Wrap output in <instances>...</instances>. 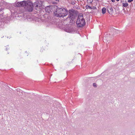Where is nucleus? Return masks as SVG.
Segmentation results:
<instances>
[{"label":"nucleus","mask_w":135,"mask_h":135,"mask_svg":"<svg viewBox=\"0 0 135 135\" xmlns=\"http://www.w3.org/2000/svg\"><path fill=\"white\" fill-rule=\"evenodd\" d=\"M68 14V10L64 8H57L55 12V16L57 17H63L67 16Z\"/></svg>","instance_id":"obj_1"},{"label":"nucleus","mask_w":135,"mask_h":135,"mask_svg":"<svg viewBox=\"0 0 135 135\" xmlns=\"http://www.w3.org/2000/svg\"><path fill=\"white\" fill-rule=\"evenodd\" d=\"M76 23L78 27H81L85 25V20L82 14H80L79 15Z\"/></svg>","instance_id":"obj_2"},{"label":"nucleus","mask_w":135,"mask_h":135,"mask_svg":"<svg viewBox=\"0 0 135 135\" xmlns=\"http://www.w3.org/2000/svg\"><path fill=\"white\" fill-rule=\"evenodd\" d=\"M28 4V1H24L21 2L16 1L15 3V6L16 7H23Z\"/></svg>","instance_id":"obj_3"},{"label":"nucleus","mask_w":135,"mask_h":135,"mask_svg":"<svg viewBox=\"0 0 135 135\" xmlns=\"http://www.w3.org/2000/svg\"><path fill=\"white\" fill-rule=\"evenodd\" d=\"M68 12H69V15L68 17L71 20H73L75 18V15L76 13L75 11L73 9L69 10Z\"/></svg>","instance_id":"obj_4"},{"label":"nucleus","mask_w":135,"mask_h":135,"mask_svg":"<svg viewBox=\"0 0 135 135\" xmlns=\"http://www.w3.org/2000/svg\"><path fill=\"white\" fill-rule=\"evenodd\" d=\"M30 2L28 1V4L25 6H27V8H26V10L29 12H31L33 10V8L31 5H30Z\"/></svg>","instance_id":"obj_5"},{"label":"nucleus","mask_w":135,"mask_h":135,"mask_svg":"<svg viewBox=\"0 0 135 135\" xmlns=\"http://www.w3.org/2000/svg\"><path fill=\"white\" fill-rule=\"evenodd\" d=\"M42 5V3H40L39 2H37L35 3L34 4V5L35 6V9L36 10L38 9V8H39Z\"/></svg>","instance_id":"obj_6"},{"label":"nucleus","mask_w":135,"mask_h":135,"mask_svg":"<svg viewBox=\"0 0 135 135\" xmlns=\"http://www.w3.org/2000/svg\"><path fill=\"white\" fill-rule=\"evenodd\" d=\"M65 31L69 33H71L72 32V31L71 29H70V28L69 29L68 28H66L65 29Z\"/></svg>","instance_id":"obj_7"},{"label":"nucleus","mask_w":135,"mask_h":135,"mask_svg":"<svg viewBox=\"0 0 135 135\" xmlns=\"http://www.w3.org/2000/svg\"><path fill=\"white\" fill-rule=\"evenodd\" d=\"M106 8L105 7L103 8L102 10V12L103 14H104L106 12Z\"/></svg>","instance_id":"obj_8"},{"label":"nucleus","mask_w":135,"mask_h":135,"mask_svg":"<svg viewBox=\"0 0 135 135\" xmlns=\"http://www.w3.org/2000/svg\"><path fill=\"white\" fill-rule=\"evenodd\" d=\"M122 5L124 7H127L128 5L127 3H124L122 2Z\"/></svg>","instance_id":"obj_9"},{"label":"nucleus","mask_w":135,"mask_h":135,"mask_svg":"<svg viewBox=\"0 0 135 135\" xmlns=\"http://www.w3.org/2000/svg\"><path fill=\"white\" fill-rule=\"evenodd\" d=\"M85 7L86 9H92V8L91 7L87 5Z\"/></svg>","instance_id":"obj_10"},{"label":"nucleus","mask_w":135,"mask_h":135,"mask_svg":"<svg viewBox=\"0 0 135 135\" xmlns=\"http://www.w3.org/2000/svg\"><path fill=\"white\" fill-rule=\"evenodd\" d=\"M108 9H109L110 12L112 11L113 10V9L112 8H109ZM107 11H108V12L109 11V9H107Z\"/></svg>","instance_id":"obj_11"},{"label":"nucleus","mask_w":135,"mask_h":135,"mask_svg":"<svg viewBox=\"0 0 135 135\" xmlns=\"http://www.w3.org/2000/svg\"><path fill=\"white\" fill-rule=\"evenodd\" d=\"M93 86L96 88V87H97V84L96 83H93Z\"/></svg>","instance_id":"obj_12"},{"label":"nucleus","mask_w":135,"mask_h":135,"mask_svg":"<svg viewBox=\"0 0 135 135\" xmlns=\"http://www.w3.org/2000/svg\"><path fill=\"white\" fill-rule=\"evenodd\" d=\"M106 40V39L105 38H104L103 39L104 42H106L107 43Z\"/></svg>","instance_id":"obj_13"},{"label":"nucleus","mask_w":135,"mask_h":135,"mask_svg":"<svg viewBox=\"0 0 135 135\" xmlns=\"http://www.w3.org/2000/svg\"><path fill=\"white\" fill-rule=\"evenodd\" d=\"M133 0H128V2H131L132 1H133Z\"/></svg>","instance_id":"obj_14"},{"label":"nucleus","mask_w":135,"mask_h":135,"mask_svg":"<svg viewBox=\"0 0 135 135\" xmlns=\"http://www.w3.org/2000/svg\"><path fill=\"white\" fill-rule=\"evenodd\" d=\"M96 7H93V8H92V9H96Z\"/></svg>","instance_id":"obj_15"},{"label":"nucleus","mask_w":135,"mask_h":135,"mask_svg":"<svg viewBox=\"0 0 135 135\" xmlns=\"http://www.w3.org/2000/svg\"><path fill=\"white\" fill-rule=\"evenodd\" d=\"M120 1L122 3L123 2H124V0H120Z\"/></svg>","instance_id":"obj_16"},{"label":"nucleus","mask_w":135,"mask_h":135,"mask_svg":"<svg viewBox=\"0 0 135 135\" xmlns=\"http://www.w3.org/2000/svg\"><path fill=\"white\" fill-rule=\"evenodd\" d=\"M112 2H114L115 1V0H111Z\"/></svg>","instance_id":"obj_17"},{"label":"nucleus","mask_w":135,"mask_h":135,"mask_svg":"<svg viewBox=\"0 0 135 135\" xmlns=\"http://www.w3.org/2000/svg\"><path fill=\"white\" fill-rule=\"evenodd\" d=\"M114 31H118V30H114Z\"/></svg>","instance_id":"obj_18"},{"label":"nucleus","mask_w":135,"mask_h":135,"mask_svg":"<svg viewBox=\"0 0 135 135\" xmlns=\"http://www.w3.org/2000/svg\"><path fill=\"white\" fill-rule=\"evenodd\" d=\"M55 1H59V0H55Z\"/></svg>","instance_id":"obj_19"},{"label":"nucleus","mask_w":135,"mask_h":135,"mask_svg":"<svg viewBox=\"0 0 135 135\" xmlns=\"http://www.w3.org/2000/svg\"><path fill=\"white\" fill-rule=\"evenodd\" d=\"M116 0L117 1H119V0Z\"/></svg>","instance_id":"obj_20"}]
</instances>
